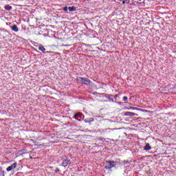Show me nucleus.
Instances as JSON below:
<instances>
[{"instance_id": "obj_4", "label": "nucleus", "mask_w": 176, "mask_h": 176, "mask_svg": "<svg viewBox=\"0 0 176 176\" xmlns=\"http://www.w3.org/2000/svg\"><path fill=\"white\" fill-rule=\"evenodd\" d=\"M68 164H71V160L66 159V160H63V162L62 163L63 167H67V166H68Z\"/></svg>"}, {"instance_id": "obj_9", "label": "nucleus", "mask_w": 176, "mask_h": 176, "mask_svg": "<svg viewBox=\"0 0 176 176\" xmlns=\"http://www.w3.org/2000/svg\"><path fill=\"white\" fill-rule=\"evenodd\" d=\"M152 149V147H151V145H149V143H147L146 144V146H144V151H151Z\"/></svg>"}, {"instance_id": "obj_15", "label": "nucleus", "mask_w": 176, "mask_h": 176, "mask_svg": "<svg viewBox=\"0 0 176 176\" xmlns=\"http://www.w3.org/2000/svg\"><path fill=\"white\" fill-rule=\"evenodd\" d=\"M127 100H129V98L127 96L123 97V101H127Z\"/></svg>"}, {"instance_id": "obj_10", "label": "nucleus", "mask_w": 176, "mask_h": 176, "mask_svg": "<svg viewBox=\"0 0 176 176\" xmlns=\"http://www.w3.org/2000/svg\"><path fill=\"white\" fill-rule=\"evenodd\" d=\"M4 8L6 9V10H12V9H13V7L10 6L9 4H7L4 6Z\"/></svg>"}, {"instance_id": "obj_2", "label": "nucleus", "mask_w": 176, "mask_h": 176, "mask_svg": "<svg viewBox=\"0 0 176 176\" xmlns=\"http://www.w3.org/2000/svg\"><path fill=\"white\" fill-rule=\"evenodd\" d=\"M116 163V162L114 161H107L104 168L106 170H111V168H113V167H115Z\"/></svg>"}, {"instance_id": "obj_3", "label": "nucleus", "mask_w": 176, "mask_h": 176, "mask_svg": "<svg viewBox=\"0 0 176 176\" xmlns=\"http://www.w3.org/2000/svg\"><path fill=\"white\" fill-rule=\"evenodd\" d=\"M16 167H17V162H14L12 164H11L8 167H7L6 171L8 173H9L10 171H13V170H14V168H16Z\"/></svg>"}, {"instance_id": "obj_19", "label": "nucleus", "mask_w": 176, "mask_h": 176, "mask_svg": "<svg viewBox=\"0 0 176 176\" xmlns=\"http://www.w3.org/2000/svg\"><path fill=\"white\" fill-rule=\"evenodd\" d=\"M129 109H137V107H130L129 108Z\"/></svg>"}, {"instance_id": "obj_7", "label": "nucleus", "mask_w": 176, "mask_h": 176, "mask_svg": "<svg viewBox=\"0 0 176 176\" xmlns=\"http://www.w3.org/2000/svg\"><path fill=\"white\" fill-rule=\"evenodd\" d=\"M38 50L41 52H43V53H46V48L42 45H38Z\"/></svg>"}, {"instance_id": "obj_1", "label": "nucleus", "mask_w": 176, "mask_h": 176, "mask_svg": "<svg viewBox=\"0 0 176 176\" xmlns=\"http://www.w3.org/2000/svg\"><path fill=\"white\" fill-rule=\"evenodd\" d=\"M77 82H79V83H81L82 85H86V86L91 85V80L87 78L78 77Z\"/></svg>"}, {"instance_id": "obj_12", "label": "nucleus", "mask_w": 176, "mask_h": 176, "mask_svg": "<svg viewBox=\"0 0 176 176\" xmlns=\"http://www.w3.org/2000/svg\"><path fill=\"white\" fill-rule=\"evenodd\" d=\"M122 5H129L130 3V0H122Z\"/></svg>"}, {"instance_id": "obj_11", "label": "nucleus", "mask_w": 176, "mask_h": 176, "mask_svg": "<svg viewBox=\"0 0 176 176\" xmlns=\"http://www.w3.org/2000/svg\"><path fill=\"white\" fill-rule=\"evenodd\" d=\"M68 10H69V12H76V8H75V6H72L69 7Z\"/></svg>"}, {"instance_id": "obj_18", "label": "nucleus", "mask_w": 176, "mask_h": 176, "mask_svg": "<svg viewBox=\"0 0 176 176\" xmlns=\"http://www.w3.org/2000/svg\"><path fill=\"white\" fill-rule=\"evenodd\" d=\"M109 100L111 101L112 102H113V98H111V97H108L107 98Z\"/></svg>"}, {"instance_id": "obj_14", "label": "nucleus", "mask_w": 176, "mask_h": 176, "mask_svg": "<svg viewBox=\"0 0 176 176\" xmlns=\"http://www.w3.org/2000/svg\"><path fill=\"white\" fill-rule=\"evenodd\" d=\"M79 116H80V113H78L74 115V119H79Z\"/></svg>"}, {"instance_id": "obj_20", "label": "nucleus", "mask_w": 176, "mask_h": 176, "mask_svg": "<svg viewBox=\"0 0 176 176\" xmlns=\"http://www.w3.org/2000/svg\"><path fill=\"white\" fill-rule=\"evenodd\" d=\"M117 97H119V95H118V94L115 95L114 98H117Z\"/></svg>"}, {"instance_id": "obj_8", "label": "nucleus", "mask_w": 176, "mask_h": 176, "mask_svg": "<svg viewBox=\"0 0 176 176\" xmlns=\"http://www.w3.org/2000/svg\"><path fill=\"white\" fill-rule=\"evenodd\" d=\"M85 123H91V122H94V118H87L84 120Z\"/></svg>"}, {"instance_id": "obj_17", "label": "nucleus", "mask_w": 176, "mask_h": 176, "mask_svg": "<svg viewBox=\"0 0 176 176\" xmlns=\"http://www.w3.org/2000/svg\"><path fill=\"white\" fill-rule=\"evenodd\" d=\"M63 10L65 11V12H68V7H65V8H63Z\"/></svg>"}, {"instance_id": "obj_16", "label": "nucleus", "mask_w": 176, "mask_h": 176, "mask_svg": "<svg viewBox=\"0 0 176 176\" xmlns=\"http://www.w3.org/2000/svg\"><path fill=\"white\" fill-rule=\"evenodd\" d=\"M55 173H60V168H56L55 170H54Z\"/></svg>"}, {"instance_id": "obj_5", "label": "nucleus", "mask_w": 176, "mask_h": 176, "mask_svg": "<svg viewBox=\"0 0 176 176\" xmlns=\"http://www.w3.org/2000/svg\"><path fill=\"white\" fill-rule=\"evenodd\" d=\"M10 28H11V30L14 31V32H19V27H17V25L16 24L10 26Z\"/></svg>"}, {"instance_id": "obj_21", "label": "nucleus", "mask_w": 176, "mask_h": 176, "mask_svg": "<svg viewBox=\"0 0 176 176\" xmlns=\"http://www.w3.org/2000/svg\"><path fill=\"white\" fill-rule=\"evenodd\" d=\"M138 1H139L140 2H141V1H142V0H138Z\"/></svg>"}, {"instance_id": "obj_6", "label": "nucleus", "mask_w": 176, "mask_h": 176, "mask_svg": "<svg viewBox=\"0 0 176 176\" xmlns=\"http://www.w3.org/2000/svg\"><path fill=\"white\" fill-rule=\"evenodd\" d=\"M124 116H135V113L131 112V111H126L124 113Z\"/></svg>"}, {"instance_id": "obj_13", "label": "nucleus", "mask_w": 176, "mask_h": 176, "mask_svg": "<svg viewBox=\"0 0 176 176\" xmlns=\"http://www.w3.org/2000/svg\"><path fill=\"white\" fill-rule=\"evenodd\" d=\"M0 176H5V170H3L2 168L0 169Z\"/></svg>"}]
</instances>
